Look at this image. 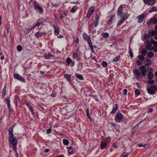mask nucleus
<instances>
[{
  "label": "nucleus",
  "mask_w": 157,
  "mask_h": 157,
  "mask_svg": "<svg viewBox=\"0 0 157 157\" xmlns=\"http://www.w3.org/2000/svg\"><path fill=\"white\" fill-rule=\"evenodd\" d=\"M13 126H12L8 129L9 136L8 137V141L10 145H12L13 147V150L15 151V154L17 157H18V155L17 152V138L14 136L13 133Z\"/></svg>",
  "instance_id": "obj_1"
},
{
  "label": "nucleus",
  "mask_w": 157,
  "mask_h": 157,
  "mask_svg": "<svg viewBox=\"0 0 157 157\" xmlns=\"http://www.w3.org/2000/svg\"><path fill=\"white\" fill-rule=\"evenodd\" d=\"M147 91L150 94L153 95L155 94V92L157 90V88L155 85H151L149 86H147Z\"/></svg>",
  "instance_id": "obj_2"
},
{
  "label": "nucleus",
  "mask_w": 157,
  "mask_h": 157,
  "mask_svg": "<svg viewBox=\"0 0 157 157\" xmlns=\"http://www.w3.org/2000/svg\"><path fill=\"white\" fill-rule=\"evenodd\" d=\"M34 9L35 10H38L39 12L41 14H43V10L41 6L37 2L35 1L34 2Z\"/></svg>",
  "instance_id": "obj_3"
},
{
  "label": "nucleus",
  "mask_w": 157,
  "mask_h": 157,
  "mask_svg": "<svg viewBox=\"0 0 157 157\" xmlns=\"http://www.w3.org/2000/svg\"><path fill=\"white\" fill-rule=\"evenodd\" d=\"M139 70L141 72V75L143 76H145L147 75L146 68L144 65L141 66L139 67Z\"/></svg>",
  "instance_id": "obj_4"
},
{
  "label": "nucleus",
  "mask_w": 157,
  "mask_h": 157,
  "mask_svg": "<svg viewBox=\"0 0 157 157\" xmlns=\"http://www.w3.org/2000/svg\"><path fill=\"white\" fill-rule=\"evenodd\" d=\"M121 18V20L117 23V27L121 25L125 21V19H127V16L126 14H125L124 16H122V15L120 16Z\"/></svg>",
  "instance_id": "obj_5"
},
{
  "label": "nucleus",
  "mask_w": 157,
  "mask_h": 157,
  "mask_svg": "<svg viewBox=\"0 0 157 157\" xmlns=\"http://www.w3.org/2000/svg\"><path fill=\"white\" fill-rule=\"evenodd\" d=\"M147 24L150 25L151 23L155 25L157 24V17H154L152 18L150 20L147 21Z\"/></svg>",
  "instance_id": "obj_6"
},
{
  "label": "nucleus",
  "mask_w": 157,
  "mask_h": 157,
  "mask_svg": "<svg viewBox=\"0 0 157 157\" xmlns=\"http://www.w3.org/2000/svg\"><path fill=\"white\" fill-rule=\"evenodd\" d=\"M94 9V6L91 7L89 9L87 14V17L88 18H90L91 15L93 13Z\"/></svg>",
  "instance_id": "obj_7"
},
{
  "label": "nucleus",
  "mask_w": 157,
  "mask_h": 157,
  "mask_svg": "<svg viewBox=\"0 0 157 157\" xmlns=\"http://www.w3.org/2000/svg\"><path fill=\"white\" fill-rule=\"evenodd\" d=\"M83 37L84 40L87 42L88 45L92 43L91 41L90 37L89 36H88L86 34H84Z\"/></svg>",
  "instance_id": "obj_8"
},
{
  "label": "nucleus",
  "mask_w": 157,
  "mask_h": 157,
  "mask_svg": "<svg viewBox=\"0 0 157 157\" xmlns=\"http://www.w3.org/2000/svg\"><path fill=\"white\" fill-rule=\"evenodd\" d=\"M14 77L17 79V80L23 82H25V80L24 78L20 76L18 74H14Z\"/></svg>",
  "instance_id": "obj_9"
},
{
  "label": "nucleus",
  "mask_w": 157,
  "mask_h": 157,
  "mask_svg": "<svg viewBox=\"0 0 157 157\" xmlns=\"http://www.w3.org/2000/svg\"><path fill=\"white\" fill-rule=\"evenodd\" d=\"M117 117V119L119 120V121H118V120L117 119H116L115 121L116 122H119V123L121 122V121L122 119L123 118V116L122 114L121 113H117L116 114Z\"/></svg>",
  "instance_id": "obj_10"
},
{
  "label": "nucleus",
  "mask_w": 157,
  "mask_h": 157,
  "mask_svg": "<svg viewBox=\"0 0 157 157\" xmlns=\"http://www.w3.org/2000/svg\"><path fill=\"white\" fill-rule=\"evenodd\" d=\"M41 24V23L39 21V20L36 22L35 25H34L32 27L30 28H27L29 29V30H31L33 29L36 27H39Z\"/></svg>",
  "instance_id": "obj_11"
},
{
  "label": "nucleus",
  "mask_w": 157,
  "mask_h": 157,
  "mask_svg": "<svg viewBox=\"0 0 157 157\" xmlns=\"http://www.w3.org/2000/svg\"><path fill=\"white\" fill-rule=\"evenodd\" d=\"M100 16L99 15H96L95 21L94 22V27H96L98 25Z\"/></svg>",
  "instance_id": "obj_12"
},
{
  "label": "nucleus",
  "mask_w": 157,
  "mask_h": 157,
  "mask_svg": "<svg viewBox=\"0 0 157 157\" xmlns=\"http://www.w3.org/2000/svg\"><path fill=\"white\" fill-rule=\"evenodd\" d=\"M123 6L121 5L119 6L118 9L117 14L118 15L120 16L122 15L121 14V13L123 11ZM122 15H123V14H122Z\"/></svg>",
  "instance_id": "obj_13"
},
{
  "label": "nucleus",
  "mask_w": 157,
  "mask_h": 157,
  "mask_svg": "<svg viewBox=\"0 0 157 157\" xmlns=\"http://www.w3.org/2000/svg\"><path fill=\"white\" fill-rule=\"evenodd\" d=\"M133 73L135 75V77L136 78H137V77H139L141 75V73L138 70L135 69L133 71Z\"/></svg>",
  "instance_id": "obj_14"
},
{
  "label": "nucleus",
  "mask_w": 157,
  "mask_h": 157,
  "mask_svg": "<svg viewBox=\"0 0 157 157\" xmlns=\"http://www.w3.org/2000/svg\"><path fill=\"white\" fill-rule=\"evenodd\" d=\"M148 34L149 36H152L157 34V31L154 30H151L148 32Z\"/></svg>",
  "instance_id": "obj_15"
},
{
  "label": "nucleus",
  "mask_w": 157,
  "mask_h": 157,
  "mask_svg": "<svg viewBox=\"0 0 157 157\" xmlns=\"http://www.w3.org/2000/svg\"><path fill=\"white\" fill-rule=\"evenodd\" d=\"M54 28V34L56 35H58L59 32V29L58 27L55 25H53Z\"/></svg>",
  "instance_id": "obj_16"
},
{
  "label": "nucleus",
  "mask_w": 157,
  "mask_h": 157,
  "mask_svg": "<svg viewBox=\"0 0 157 157\" xmlns=\"http://www.w3.org/2000/svg\"><path fill=\"white\" fill-rule=\"evenodd\" d=\"M147 44L146 46V49L149 50L150 51H152L153 47L151 46V43L149 42V43H147Z\"/></svg>",
  "instance_id": "obj_17"
},
{
  "label": "nucleus",
  "mask_w": 157,
  "mask_h": 157,
  "mask_svg": "<svg viewBox=\"0 0 157 157\" xmlns=\"http://www.w3.org/2000/svg\"><path fill=\"white\" fill-rule=\"evenodd\" d=\"M4 99L6 101V103L10 111H11V110H12V109L11 108V107L10 104V99L9 98L8 99Z\"/></svg>",
  "instance_id": "obj_18"
},
{
  "label": "nucleus",
  "mask_w": 157,
  "mask_h": 157,
  "mask_svg": "<svg viewBox=\"0 0 157 157\" xmlns=\"http://www.w3.org/2000/svg\"><path fill=\"white\" fill-rule=\"evenodd\" d=\"M144 16H143V14H141L137 18L138 19H139L138 21V23H141L143 20H144Z\"/></svg>",
  "instance_id": "obj_19"
},
{
  "label": "nucleus",
  "mask_w": 157,
  "mask_h": 157,
  "mask_svg": "<svg viewBox=\"0 0 157 157\" xmlns=\"http://www.w3.org/2000/svg\"><path fill=\"white\" fill-rule=\"evenodd\" d=\"M149 34H145L144 36V38L145 40H146L147 43H149L150 42L149 40Z\"/></svg>",
  "instance_id": "obj_20"
},
{
  "label": "nucleus",
  "mask_w": 157,
  "mask_h": 157,
  "mask_svg": "<svg viewBox=\"0 0 157 157\" xmlns=\"http://www.w3.org/2000/svg\"><path fill=\"white\" fill-rule=\"evenodd\" d=\"M118 105L117 104H116L115 106H113L112 112L110 113H114L116 111L117 109Z\"/></svg>",
  "instance_id": "obj_21"
},
{
  "label": "nucleus",
  "mask_w": 157,
  "mask_h": 157,
  "mask_svg": "<svg viewBox=\"0 0 157 157\" xmlns=\"http://www.w3.org/2000/svg\"><path fill=\"white\" fill-rule=\"evenodd\" d=\"M148 51L146 48H143L142 49L141 52V54L142 55L145 56L146 55L147 52Z\"/></svg>",
  "instance_id": "obj_22"
},
{
  "label": "nucleus",
  "mask_w": 157,
  "mask_h": 157,
  "mask_svg": "<svg viewBox=\"0 0 157 157\" xmlns=\"http://www.w3.org/2000/svg\"><path fill=\"white\" fill-rule=\"evenodd\" d=\"M75 77L80 80H83L84 79L83 76L79 74L76 73L75 75Z\"/></svg>",
  "instance_id": "obj_23"
},
{
  "label": "nucleus",
  "mask_w": 157,
  "mask_h": 157,
  "mask_svg": "<svg viewBox=\"0 0 157 157\" xmlns=\"http://www.w3.org/2000/svg\"><path fill=\"white\" fill-rule=\"evenodd\" d=\"M25 104L28 107L29 109L30 110L31 112L32 113H33V110L32 109V106L30 105L29 103V102L26 101L25 102Z\"/></svg>",
  "instance_id": "obj_24"
},
{
  "label": "nucleus",
  "mask_w": 157,
  "mask_h": 157,
  "mask_svg": "<svg viewBox=\"0 0 157 157\" xmlns=\"http://www.w3.org/2000/svg\"><path fill=\"white\" fill-rule=\"evenodd\" d=\"M52 56V55L50 53H49L47 55H44V57L46 59H50Z\"/></svg>",
  "instance_id": "obj_25"
},
{
  "label": "nucleus",
  "mask_w": 157,
  "mask_h": 157,
  "mask_svg": "<svg viewBox=\"0 0 157 157\" xmlns=\"http://www.w3.org/2000/svg\"><path fill=\"white\" fill-rule=\"evenodd\" d=\"M120 55L116 56L115 58L113 59V61L114 62H116L119 61L120 59Z\"/></svg>",
  "instance_id": "obj_26"
},
{
  "label": "nucleus",
  "mask_w": 157,
  "mask_h": 157,
  "mask_svg": "<svg viewBox=\"0 0 157 157\" xmlns=\"http://www.w3.org/2000/svg\"><path fill=\"white\" fill-rule=\"evenodd\" d=\"M64 77L67 78L68 80L70 81L71 80V75L68 74H65L64 75Z\"/></svg>",
  "instance_id": "obj_27"
},
{
  "label": "nucleus",
  "mask_w": 157,
  "mask_h": 157,
  "mask_svg": "<svg viewBox=\"0 0 157 157\" xmlns=\"http://www.w3.org/2000/svg\"><path fill=\"white\" fill-rule=\"evenodd\" d=\"M107 146V144L105 142H102L100 145V147L101 149H103L106 147Z\"/></svg>",
  "instance_id": "obj_28"
},
{
  "label": "nucleus",
  "mask_w": 157,
  "mask_h": 157,
  "mask_svg": "<svg viewBox=\"0 0 157 157\" xmlns=\"http://www.w3.org/2000/svg\"><path fill=\"white\" fill-rule=\"evenodd\" d=\"M145 60L146 61L148 62L146 64H145L146 65H149L152 63L151 61L147 57H146Z\"/></svg>",
  "instance_id": "obj_29"
},
{
  "label": "nucleus",
  "mask_w": 157,
  "mask_h": 157,
  "mask_svg": "<svg viewBox=\"0 0 157 157\" xmlns=\"http://www.w3.org/2000/svg\"><path fill=\"white\" fill-rule=\"evenodd\" d=\"M68 152L70 154L72 153L73 151V148L72 147H67Z\"/></svg>",
  "instance_id": "obj_30"
},
{
  "label": "nucleus",
  "mask_w": 157,
  "mask_h": 157,
  "mask_svg": "<svg viewBox=\"0 0 157 157\" xmlns=\"http://www.w3.org/2000/svg\"><path fill=\"white\" fill-rule=\"evenodd\" d=\"M154 53L152 52H149L147 53V56L148 57L151 58L153 56Z\"/></svg>",
  "instance_id": "obj_31"
},
{
  "label": "nucleus",
  "mask_w": 157,
  "mask_h": 157,
  "mask_svg": "<svg viewBox=\"0 0 157 157\" xmlns=\"http://www.w3.org/2000/svg\"><path fill=\"white\" fill-rule=\"evenodd\" d=\"M6 86H4V87L3 88L2 92V97L3 98H4L6 95Z\"/></svg>",
  "instance_id": "obj_32"
},
{
  "label": "nucleus",
  "mask_w": 157,
  "mask_h": 157,
  "mask_svg": "<svg viewBox=\"0 0 157 157\" xmlns=\"http://www.w3.org/2000/svg\"><path fill=\"white\" fill-rule=\"evenodd\" d=\"M77 9L76 6H73L70 10V12L71 13H75L76 10Z\"/></svg>",
  "instance_id": "obj_33"
},
{
  "label": "nucleus",
  "mask_w": 157,
  "mask_h": 157,
  "mask_svg": "<svg viewBox=\"0 0 157 157\" xmlns=\"http://www.w3.org/2000/svg\"><path fill=\"white\" fill-rule=\"evenodd\" d=\"M157 11V7L154 6L152 8L149 10L150 12Z\"/></svg>",
  "instance_id": "obj_34"
},
{
  "label": "nucleus",
  "mask_w": 157,
  "mask_h": 157,
  "mask_svg": "<svg viewBox=\"0 0 157 157\" xmlns=\"http://www.w3.org/2000/svg\"><path fill=\"white\" fill-rule=\"evenodd\" d=\"M138 58L140 60L142 61L144 60L145 59V57L144 55H140L138 56Z\"/></svg>",
  "instance_id": "obj_35"
},
{
  "label": "nucleus",
  "mask_w": 157,
  "mask_h": 157,
  "mask_svg": "<svg viewBox=\"0 0 157 157\" xmlns=\"http://www.w3.org/2000/svg\"><path fill=\"white\" fill-rule=\"evenodd\" d=\"M147 83L151 85H153L155 83V81L153 80L148 79L147 81Z\"/></svg>",
  "instance_id": "obj_36"
},
{
  "label": "nucleus",
  "mask_w": 157,
  "mask_h": 157,
  "mask_svg": "<svg viewBox=\"0 0 157 157\" xmlns=\"http://www.w3.org/2000/svg\"><path fill=\"white\" fill-rule=\"evenodd\" d=\"M154 76L153 74V73H150L149 74L148 73L147 77L149 79H151L153 78Z\"/></svg>",
  "instance_id": "obj_37"
},
{
  "label": "nucleus",
  "mask_w": 157,
  "mask_h": 157,
  "mask_svg": "<svg viewBox=\"0 0 157 157\" xmlns=\"http://www.w3.org/2000/svg\"><path fill=\"white\" fill-rule=\"evenodd\" d=\"M63 143L64 145H67L69 144V141L65 139H64L63 140Z\"/></svg>",
  "instance_id": "obj_38"
},
{
  "label": "nucleus",
  "mask_w": 157,
  "mask_h": 157,
  "mask_svg": "<svg viewBox=\"0 0 157 157\" xmlns=\"http://www.w3.org/2000/svg\"><path fill=\"white\" fill-rule=\"evenodd\" d=\"M102 36L105 38L107 37L109 35L108 33H104L102 34Z\"/></svg>",
  "instance_id": "obj_39"
},
{
  "label": "nucleus",
  "mask_w": 157,
  "mask_h": 157,
  "mask_svg": "<svg viewBox=\"0 0 157 157\" xmlns=\"http://www.w3.org/2000/svg\"><path fill=\"white\" fill-rule=\"evenodd\" d=\"M35 36L39 38L42 36V34L41 33H39V32H37L35 34Z\"/></svg>",
  "instance_id": "obj_40"
},
{
  "label": "nucleus",
  "mask_w": 157,
  "mask_h": 157,
  "mask_svg": "<svg viewBox=\"0 0 157 157\" xmlns=\"http://www.w3.org/2000/svg\"><path fill=\"white\" fill-rule=\"evenodd\" d=\"M86 113L87 117L89 118L90 119V120H91V118H90V115L89 114V109L88 108H87L86 109Z\"/></svg>",
  "instance_id": "obj_41"
},
{
  "label": "nucleus",
  "mask_w": 157,
  "mask_h": 157,
  "mask_svg": "<svg viewBox=\"0 0 157 157\" xmlns=\"http://www.w3.org/2000/svg\"><path fill=\"white\" fill-rule=\"evenodd\" d=\"M66 61L67 63L70 64L71 63L72 60L70 58L68 57Z\"/></svg>",
  "instance_id": "obj_42"
},
{
  "label": "nucleus",
  "mask_w": 157,
  "mask_h": 157,
  "mask_svg": "<svg viewBox=\"0 0 157 157\" xmlns=\"http://www.w3.org/2000/svg\"><path fill=\"white\" fill-rule=\"evenodd\" d=\"M17 50L19 51H21L22 50V47L21 45H19L17 47Z\"/></svg>",
  "instance_id": "obj_43"
},
{
  "label": "nucleus",
  "mask_w": 157,
  "mask_h": 157,
  "mask_svg": "<svg viewBox=\"0 0 157 157\" xmlns=\"http://www.w3.org/2000/svg\"><path fill=\"white\" fill-rule=\"evenodd\" d=\"M113 15L111 16L110 18L108 21V22H107L108 24H109L110 23H111L113 22Z\"/></svg>",
  "instance_id": "obj_44"
},
{
  "label": "nucleus",
  "mask_w": 157,
  "mask_h": 157,
  "mask_svg": "<svg viewBox=\"0 0 157 157\" xmlns=\"http://www.w3.org/2000/svg\"><path fill=\"white\" fill-rule=\"evenodd\" d=\"M135 93L136 95H137V96H138L140 94V91L136 89L135 91Z\"/></svg>",
  "instance_id": "obj_45"
},
{
  "label": "nucleus",
  "mask_w": 157,
  "mask_h": 157,
  "mask_svg": "<svg viewBox=\"0 0 157 157\" xmlns=\"http://www.w3.org/2000/svg\"><path fill=\"white\" fill-rule=\"evenodd\" d=\"M149 4L150 5H153L155 2V0H150L149 1Z\"/></svg>",
  "instance_id": "obj_46"
},
{
  "label": "nucleus",
  "mask_w": 157,
  "mask_h": 157,
  "mask_svg": "<svg viewBox=\"0 0 157 157\" xmlns=\"http://www.w3.org/2000/svg\"><path fill=\"white\" fill-rule=\"evenodd\" d=\"M102 65L103 67H105L107 66V62L105 61H103L102 63Z\"/></svg>",
  "instance_id": "obj_47"
},
{
  "label": "nucleus",
  "mask_w": 157,
  "mask_h": 157,
  "mask_svg": "<svg viewBox=\"0 0 157 157\" xmlns=\"http://www.w3.org/2000/svg\"><path fill=\"white\" fill-rule=\"evenodd\" d=\"M92 52H94L93 47L92 45V43L89 44V45Z\"/></svg>",
  "instance_id": "obj_48"
},
{
  "label": "nucleus",
  "mask_w": 157,
  "mask_h": 157,
  "mask_svg": "<svg viewBox=\"0 0 157 157\" xmlns=\"http://www.w3.org/2000/svg\"><path fill=\"white\" fill-rule=\"evenodd\" d=\"M150 146V144L149 143L145 144H144V147L146 148H148Z\"/></svg>",
  "instance_id": "obj_49"
},
{
  "label": "nucleus",
  "mask_w": 157,
  "mask_h": 157,
  "mask_svg": "<svg viewBox=\"0 0 157 157\" xmlns=\"http://www.w3.org/2000/svg\"><path fill=\"white\" fill-rule=\"evenodd\" d=\"M152 50L154 52H157V46H155L153 47Z\"/></svg>",
  "instance_id": "obj_50"
},
{
  "label": "nucleus",
  "mask_w": 157,
  "mask_h": 157,
  "mask_svg": "<svg viewBox=\"0 0 157 157\" xmlns=\"http://www.w3.org/2000/svg\"><path fill=\"white\" fill-rule=\"evenodd\" d=\"M140 123V122H139L137 124L136 126H135L132 129V131H135L136 129L138 127L139 124Z\"/></svg>",
  "instance_id": "obj_51"
},
{
  "label": "nucleus",
  "mask_w": 157,
  "mask_h": 157,
  "mask_svg": "<svg viewBox=\"0 0 157 157\" xmlns=\"http://www.w3.org/2000/svg\"><path fill=\"white\" fill-rule=\"evenodd\" d=\"M128 155L126 154L125 152L123 153L121 155V157H127Z\"/></svg>",
  "instance_id": "obj_52"
},
{
  "label": "nucleus",
  "mask_w": 157,
  "mask_h": 157,
  "mask_svg": "<svg viewBox=\"0 0 157 157\" xmlns=\"http://www.w3.org/2000/svg\"><path fill=\"white\" fill-rule=\"evenodd\" d=\"M148 73L149 74H150V73H152V72L153 71V69L151 67H150V68H149L148 69Z\"/></svg>",
  "instance_id": "obj_53"
},
{
  "label": "nucleus",
  "mask_w": 157,
  "mask_h": 157,
  "mask_svg": "<svg viewBox=\"0 0 157 157\" xmlns=\"http://www.w3.org/2000/svg\"><path fill=\"white\" fill-rule=\"evenodd\" d=\"M51 130H52L51 128H49L46 131L47 134H49L51 132Z\"/></svg>",
  "instance_id": "obj_54"
},
{
  "label": "nucleus",
  "mask_w": 157,
  "mask_h": 157,
  "mask_svg": "<svg viewBox=\"0 0 157 157\" xmlns=\"http://www.w3.org/2000/svg\"><path fill=\"white\" fill-rule=\"evenodd\" d=\"M136 63L137 65H140L142 64L141 62L139 60H137L136 61Z\"/></svg>",
  "instance_id": "obj_55"
},
{
  "label": "nucleus",
  "mask_w": 157,
  "mask_h": 157,
  "mask_svg": "<svg viewBox=\"0 0 157 157\" xmlns=\"http://www.w3.org/2000/svg\"><path fill=\"white\" fill-rule=\"evenodd\" d=\"M79 40L78 38V37H77L76 38L75 41V42L76 44H78L79 43Z\"/></svg>",
  "instance_id": "obj_56"
},
{
  "label": "nucleus",
  "mask_w": 157,
  "mask_h": 157,
  "mask_svg": "<svg viewBox=\"0 0 157 157\" xmlns=\"http://www.w3.org/2000/svg\"><path fill=\"white\" fill-rule=\"evenodd\" d=\"M128 91L126 89H124L123 90L124 94L125 95L127 93Z\"/></svg>",
  "instance_id": "obj_57"
},
{
  "label": "nucleus",
  "mask_w": 157,
  "mask_h": 157,
  "mask_svg": "<svg viewBox=\"0 0 157 157\" xmlns=\"http://www.w3.org/2000/svg\"><path fill=\"white\" fill-rule=\"evenodd\" d=\"M153 111V109H150L147 111V113H151Z\"/></svg>",
  "instance_id": "obj_58"
},
{
  "label": "nucleus",
  "mask_w": 157,
  "mask_h": 157,
  "mask_svg": "<svg viewBox=\"0 0 157 157\" xmlns=\"http://www.w3.org/2000/svg\"><path fill=\"white\" fill-rule=\"evenodd\" d=\"M73 56L75 58H77V57H78L77 54V53L76 54V53H74L73 55Z\"/></svg>",
  "instance_id": "obj_59"
},
{
  "label": "nucleus",
  "mask_w": 157,
  "mask_h": 157,
  "mask_svg": "<svg viewBox=\"0 0 157 157\" xmlns=\"http://www.w3.org/2000/svg\"><path fill=\"white\" fill-rule=\"evenodd\" d=\"M138 145L139 147H144V144H143L142 143H140V144H138Z\"/></svg>",
  "instance_id": "obj_60"
},
{
  "label": "nucleus",
  "mask_w": 157,
  "mask_h": 157,
  "mask_svg": "<svg viewBox=\"0 0 157 157\" xmlns=\"http://www.w3.org/2000/svg\"><path fill=\"white\" fill-rule=\"evenodd\" d=\"M152 44L156 45V46H157V41H155L153 43H152Z\"/></svg>",
  "instance_id": "obj_61"
},
{
  "label": "nucleus",
  "mask_w": 157,
  "mask_h": 157,
  "mask_svg": "<svg viewBox=\"0 0 157 157\" xmlns=\"http://www.w3.org/2000/svg\"><path fill=\"white\" fill-rule=\"evenodd\" d=\"M155 40H154L153 39H151L150 40V42L151 43V44H152V43H153L154 42Z\"/></svg>",
  "instance_id": "obj_62"
},
{
  "label": "nucleus",
  "mask_w": 157,
  "mask_h": 157,
  "mask_svg": "<svg viewBox=\"0 0 157 157\" xmlns=\"http://www.w3.org/2000/svg\"><path fill=\"white\" fill-rule=\"evenodd\" d=\"M143 2L145 4H147L149 2L148 0H143Z\"/></svg>",
  "instance_id": "obj_63"
},
{
  "label": "nucleus",
  "mask_w": 157,
  "mask_h": 157,
  "mask_svg": "<svg viewBox=\"0 0 157 157\" xmlns=\"http://www.w3.org/2000/svg\"><path fill=\"white\" fill-rule=\"evenodd\" d=\"M51 96L52 97H55L56 96V94L55 93H52L51 94Z\"/></svg>",
  "instance_id": "obj_64"
}]
</instances>
